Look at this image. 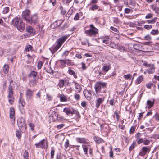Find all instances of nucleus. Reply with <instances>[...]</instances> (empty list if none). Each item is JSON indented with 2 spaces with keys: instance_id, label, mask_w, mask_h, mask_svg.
Returning a JSON list of instances; mask_svg holds the SVG:
<instances>
[{
  "instance_id": "20e7f679",
  "label": "nucleus",
  "mask_w": 159,
  "mask_h": 159,
  "mask_svg": "<svg viewBox=\"0 0 159 159\" xmlns=\"http://www.w3.org/2000/svg\"><path fill=\"white\" fill-rule=\"evenodd\" d=\"M90 29L85 31V33L87 36H91L96 34L98 33V29L94 27L93 25H90Z\"/></svg>"
},
{
  "instance_id": "7c9ffc66",
  "label": "nucleus",
  "mask_w": 159,
  "mask_h": 159,
  "mask_svg": "<svg viewBox=\"0 0 159 159\" xmlns=\"http://www.w3.org/2000/svg\"><path fill=\"white\" fill-rule=\"evenodd\" d=\"M110 67L108 66H104L102 68L104 72H107L110 69Z\"/></svg>"
},
{
  "instance_id": "680f3d73",
  "label": "nucleus",
  "mask_w": 159,
  "mask_h": 159,
  "mask_svg": "<svg viewBox=\"0 0 159 159\" xmlns=\"http://www.w3.org/2000/svg\"><path fill=\"white\" fill-rule=\"evenodd\" d=\"M152 25H145L144 26V28L147 29L149 30L152 28Z\"/></svg>"
},
{
  "instance_id": "338daca9",
  "label": "nucleus",
  "mask_w": 159,
  "mask_h": 159,
  "mask_svg": "<svg viewBox=\"0 0 159 159\" xmlns=\"http://www.w3.org/2000/svg\"><path fill=\"white\" fill-rule=\"evenodd\" d=\"M110 29L111 30L116 32H117V31H118V30L117 28L114 27H110Z\"/></svg>"
},
{
  "instance_id": "9d476101",
  "label": "nucleus",
  "mask_w": 159,
  "mask_h": 159,
  "mask_svg": "<svg viewBox=\"0 0 159 159\" xmlns=\"http://www.w3.org/2000/svg\"><path fill=\"white\" fill-rule=\"evenodd\" d=\"M30 11L29 10L26 9L22 12V18L25 21H27L30 17Z\"/></svg>"
},
{
  "instance_id": "a211bd4d",
  "label": "nucleus",
  "mask_w": 159,
  "mask_h": 159,
  "mask_svg": "<svg viewBox=\"0 0 159 159\" xmlns=\"http://www.w3.org/2000/svg\"><path fill=\"white\" fill-rule=\"evenodd\" d=\"M77 142L80 143H87V139L84 138L77 137L76 138Z\"/></svg>"
},
{
  "instance_id": "e2e57ef3",
  "label": "nucleus",
  "mask_w": 159,
  "mask_h": 159,
  "mask_svg": "<svg viewBox=\"0 0 159 159\" xmlns=\"http://www.w3.org/2000/svg\"><path fill=\"white\" fill-rule=\"evenodd\" d=\"M54 153H55L54 150L53 149H52L51 152V157L52 159L54 158Z\"/></svg>"
},
{
  "instance_id": "f257e3e1",
  "label": "nucleus",
  "mask_w": 159,
  "mask_h": 159,
  "mask_svg": "<svg viewBox=\"0 0 159 159\" xmlns=\"http://www.w3.org/2000/svg\"><path fill=\"white\" fill-rule=\"evenodd\" d=\"M11 24L16 26L17 29L21 32L23 31L25 28V25L22 20L18 17H16L12 21Z\"/></svg>"
},
{
  "instance_id": "dca6fc26",
  "label": "nucleus",
  "mask_w": 159,
  "mask_h": 159,
  "mask_svg": "<svg viewBox=\"0 0 159 159\" xmlns=\"http://www.w3.org/2000/svg\"><path fill=\"white\" fill-rule=\"evenodd\" d=\"M73 83L74 84L75 88V92L77 93H80L82 89L81 86L78 83L75 81Z\"/></svg>"
},
{
  "instance_id": "774afa93",
  "label": "nucleus",
  "mask_w": 159,
  "mask_h": 159,
  "mask_svg": "<svg viewBox=\"0 0 159 159\" xmlns=\"http://www.w3.org/2000/svg\"><path fill=\"white\" fill-rule=\"evenodd\" d=\"M143 143L144 145H148L150 143V141L148 140H146L143 141Z\"/></svg>"
},
{
  "instance_id": "1a4fd4ad",
  "label": "nucleus",
  "mask_w": 159,
  "mask_h": 159,
  "mask_svg": "<svg viewBox=\"0 0 159 159\" xmlns=\"http://www.w3.org/2000/svg\"><path fill=\"white\" fill-rule=\"evenodd\" d=\"M38 73L35 71H32L31 72L28 76L29 77H33L34 78L30 81V82L34 84H36L37 82V79L35 78Z\"/></svg>"
},
{
  "instance_id": "de8ad7c7",
  "label": "nucleus",
  "mask_w": 159,
  "mask_h": 159,
  "mask_svg": "<svg viewBox=\"0 0 159 159\" xmlns=\"http://www.w3.org/2000/svg\"><path fill=\"white\" fill-rule=\"evenodd\" d=\"M43 64V63L42 61H39L38 63V68L39 69H40Z\"/></svg>"
},
{
  "instance_id": "473e14b6",
  "label": "nucleus",
  "mask_w": 159,
  "mask_h": 159,
  "mask_svg": "<svg viewBox=\"0 0 159 159\" xmlns=\"http://www.w3.org/2000/svg\"><path fill=\"white\" fill-rule=\"evenodd\" d=\"M29 153L27 150H25L24 154L23 155L24 159H28Z\"/></svg>"
},
{
  "instance_id": "4d7b16f0",
  "label": "nucleus",
  "mask_w": 159,
  "mask_h": 159,
  "mask_svg": "<svg viewBox=\"0 0 159 159\" xmlns=\"http://www.w3.org/2000/svg\"><path fill=\"white\" fill-rule=\"evenodd\" d=\"M32 46L30 45H28L27 46L26 48H25L26 51H29L31 50Z\"/></svg>"
},
{
  "instance_id": "69168bd1",
  "label": "nucleus",
  "mask_w": 159,
  "mask_h": 159,
  "mask_svg": "<svg viewBox=\"0 0 159 159\" xmlns=\"http://www.w3.org/2000/svg\"><path fill=\"white\" fill-rule=\"evenodd\" d=\"M81 106L83 107L84 108L86 107V102L83 101L81 104Z\"/></svg>"
},
{
  "instance_id": "bf43d9fd",
  "label": "nucleus",
  "mask_w": 159,
  "mask_h": 159,
  "mask_svg": "<svg viewBox=\"0 0 159 159\" xmlns=\"http://www.w3.org/2000/svg\"><path fill=\"white\" fill-rule=\"evenodd\" d=\"M118 49L121 52H124L125 50V48L122 46L119 47L118 48Z\"/></svg>"
},
{
  "instance_id": "423d86ee",
  "label": "nucleus",
  "mask_w": 159,
  "mask_h": 159,
  "mask_svg": "<svg viewBox=\"0 0 159 159\" xmlns=\"http://www.w3.org/2000/svg\"><path fill=\"white\" fill-rule=\"evenodd\" d=\"M35 145L37 148H40L43 149H47L48 147V142L46 139H43L38 143L35 144Z\"/></svg>"
},
{
  "instance_id": "0e129e2a",
  "label": "nucleus",
  "mask_w": 159,
  "mask_h": 159,
  "mask_svg": "<svg viewBox=\"0 0 159 159\" xmlns=\"http://www.w3.org/2000/svg\"><path fill=\"white\" fill-rule=\"evenodd\" d=\"M110 156L111 158H113V152L112 150V149L111 148L110 149Z\"/></svg>"
},
{
  "instance_id": "58836bf2",
  "label": "nucleus",
  "mask_w": 159,
  "mask_h": 159,
  "mask_svg": "<svg viewBox=\"0 0 159 159\" xmlns=\"http://www.w3.org/2000/svg\"><path fill=\"white\" fill-rule=\"evenodd\" d=\"M98 6L96 5H94L91 6L90 7V9L92 11H94L95 10L98 9Z\"/></svg>"
},
{
  "instance_id": "ddd939ff",
  "label": "nucleus",
  "mask_w": 159,
  "mask_h": 159,
  "mask_svg": "<svg viewBox=\"0 0 159 159\" xmlns=\"http://www.w3.org/2000/svg\"><path fill=\"white\" fill-rule=\"evenodd\" d=\"M33 91L30 89L26 90V96L27 99L30 100L33 96Z\"/></svg>"
},
{
  "instance_id": "4be33fe9",
  "label": "nucleus",
  "mask_w": 159,
  "mask_h": 159,
  "mask_svg": "<svg viewBox=\"0 0 159 159\" xmlns=\"http://www.w3.org/2000/svg\"><path fill=\"white\" fill-rule=\"evenodd\" d=\"M84 94L88 100L91 99V93L88 90H85L84 91Z\"/></svg>"
},
{
  "instance_id": "393cba45",
  "label": "nucleus",
  "mask_w": 159,
  "mask_h": 159,
  "mask_svg": "<svg viewBox=\"0 0 159 159\" xmlns=\"http://www.w3.org/2000/svg\"><path fill=\"white\" fill-rule=\"evenodd\" d=\"M69 60L66 59L65 60H60V66L62 67H64L66 66V61H69Z\"/></svg>"
},
{
  "instance_id": "79ce46f5",
  "label": "nucleus",
  "mask_w": 159,
  "mask_h": 159,
  "mask_svg": "<svg viewBox=\"0 0 159 159\" xmlns=\"http://www.w3.org/2000/svg\"><path fill=\"white\" fill-rule=\"evenodd\" d=\"M60 100L61 102H65L67 100L66 98L63 94H62V96L61 97Z\"/></svg>"
},
{
  "instance_id": "c03bdc74",
  "label": "nucleus",
  "mask_w": 159,
  "mask_h": 159,
  "mask_svg": "<svg viewBox=\"0 0 159 159\" xmlns=\"http://www.w3.org/2000/svg\"><path fill=\"white\" fill-rule=\"evenodd\" d=\"M110 45L111 47L113 48H116L118 47V45L117 44H115L113 42L111 43Z\"/></svg>"
},
{
  "instance_id": "f3484780",
  "label": "nucleus",
  "mask_w": 159,
  "mask_h": 159,
  "mask_svg": "<svg viewBox=\"0 0 159 159\" xmlns=\"http://www.w3.org/2000/svg\"><path fill=\"white\" fill-rule=\"evenodd\" d=\"M66 80H64L63 79H61L59 80L58 85L61 89L65 88V83L66 82Z\"/></svg>"
},
{
  "instance_id": "ea45409f",
  "label": "nucleus",
  "mask_w": 159,
  "mask_h": 159,
  "mask_svg": "<svg viewBox=\"0 0 159 159\" xmlns=\"http://www.w3.org/2000/svg\"><path fill=\"white\" fill-rule=\"evenodd\" d=\"M9 10V8L8 7H6L3 8L2 11L3 13L6 14L7 13Z\"/></svg>"
},
{
  "instance_id": "a878e982",
  "label": "nucleus",
  "mask_w": 159,
  "mask_h": 159,
  "mask_svg": "<svg viewBox=\"0 0 159 159\" xmlns=\"http://www.w3.org/2000/svg\"><path fill=\"white\" fill-rule=\"evenodd\" d=\"M93 139L95 142L97 143H100L102 142V139L98 137L95 136L93 138Z\"/></svg>"
},
{
  "instance_id": "f704fd0d",
  "label": "nucleus",
  "mask_w": 159,
  "mask_h": 159,
  "mask_svg": "<svg viewBox=\"0 0 159 159\" xmlns=\"http://www.w3.org/2000/svg\"><path fill=\"white\" fill-rule=\"evenodd\" d=\"M74 98L76 100L78 101L80 99V96L79 94L75 93L74 94Z\"/></svg>"
},
{
  "instance_id": "a18cd8bd",
  "label": "nucleus",
  "mask_w": 159,
  "mask_h": 159,
  "mask_svg": "<svg viewBox=\"0 0 159 159\" xmlns=\"http://www.w3.org/2000/svg\"><path fill=\"white\" fill-rule=\"evenodd\" d=\"M72 0H63L64 3L67 5H68L69 3Z\"/></svg>"
},
{
  "instance_id": "603ef678",
  "label": "nucleus",
  "mask_w": 159,
  "mask_h": 159,
  "mask_svg": "<svg viewBox=\"0 0 159 159\" xmlns=\"http://www.w3.org/2000/svg\"><path fill=\"white\" fill-rule=\"evenodd\" d=\"M153 84L150 83H147L146 84V86L147 88L151 89L152 86Z\"/></svg>"
},
{
  "instance_id": "bb28decb",
  "label": "nucleus",
  "mask_w": 159,
  "mask_h": 159,
  "mask_svg": "<svg viewBox=\"0 0 159 159\" xmlns=\"http://www.w3.org/2000/svg\"><path fill=\"white\" fill-rule=\"evenodd\" d=\"M19 102L21 105L22 107H24L25 105V102L24 99L22 98L21 95H20L19 97Z\"/></svg>"
},
{
  "instance_id": "4468645a",
  "label": "nucleus",
  "mask_w": 159,
  "mask_h": 159,
  "mask_svg": "<svg viewBox=\"0 0 159 159\" xmlns=\"http://www.w3.org/2000/svg\"><path fill=\"white\" fill-rule=\"evenodd\" d=\"M133 48L139 51H144V50L143 46L141 44H134Z\"/></svg>"
},
{
  "instance_id": "c85d7f7f",
  "label": "nucleus",
  "mask_w": 159,
  "mask_h": 159,
  "mask_svg": "<svg viewBox=\"0 0 159 159\" xmlns=\"http://www.w3.org/2000/svg\"><path fill=\"white\" fill-rule=\"evenodd\" d=\"M27 31L30 34H33L34 33V30L31 26H29L26 28Z\"/></svg>"
},
{
  "instance_id": "a19ab883",
  "label": "nucleus",
  "mask_w": 159,
  "mask_h": 159,
  "mask_svg": "<svg viewBox=\"0 0 159 159\" xmlns=\"http://www.w3.org/2000/svg\"><path fill=\"white\" fill-rule=\"evenodd\" d=\"M143 39L144 40H151V37L150 35H147L144 37Z\"/></svg>"
},
{
  "instance_id": "6ab92c4d",
  "label": "nucleus",
  "mask_w": 159,
  "mask_h": 159,
  "mask_svg": "<svg viewBox=\"0 0 159 159\" xmlns=\"http://www.w3.org/2000/svg\"><path fill=\"white\" fill-rule=\"evenodd\" d=\"M149 68L146 70V71L149 74H152L155 72V67L152 64L150 65Z\"/></svg>"
},
{
  "instance_id": "49530a36",
  "label": "nucleus",
  "mask_w": 159,
  "mask_h": 159,
  "mask_svg": "<svg viewBox=\"0 0 159 159\" xmlns=\"http://www.w3.org/2000/svg\"><path fill=\"white\" fill-rule=\"evenodd\" d=\"M136 140L138 144H139L142 143L143 141V140L142 138H139L136 139Z\"/></svg>"
},
{
  "instance_id": "052dcab7",
  "label": "nucleus",
  "mask_w": 159,
  "mask_h": 159,
  "mask_svg": "<svg viewBox=\"0 0 159 159\" xmlns=\"http://www.w3.org/2000/svg\"><path fill=\"white\" fill-rule=\"evenodd\" d=\"M131 76V75L130 74H128L124 75V77L125 79L127 80L129 79L130 78Z\"/></svg>"
},
{
  "instance_id": "2eb2a0df",
  "label": "nucleus",
  "mask_w": 159,
  "mask_h": 159,
  "mask_svg": "<svg viewBox=\"0 0 159 159\" xmlns=\"http://www.w3.org/2000/svg\"><path fill=\"white\" fill-rule=\"evenodd\" d=\"M10 118L15 120V110L13 107H11L10 109Z\"/></svg>"
},
{
  "instance_id": "3c124183",
  "label": "nucleus",
  "mask_w": 159,
  "mask_h": 159,
  "mask_svg": "<svg viewBox=\"0 0 159 159\" xmlns=\"http://www.w3.org/2000/svg\"><path fill=\"white\" fill-rule=\"evenodd\" d=\"M29 126L30 127V129L31 130H33L34 129V125L32 123H30L29 124Z\"/></svg>"
},
{
  "instance_id": "39448f33",
  "label": "nucleus",
  "mask_w": 159,
  "mask_h": 159,
  "mask_svg": "<svg viewBox=\"0 0 159 159\" xmlns=\"http://www.w3.org/2000/svg\"><path fill=\"white\" fill-rule=\"evenodd\" d=\"M17 125L21 131H25L26 128L24 119L23 117H19L17 120Z\"/></svg>"
},
{
  "instance_id": "412c9836",
  "label": "nucleus",
  "mask_w": 159,
  "mask_h": 159,
  "mask_svg": "<svg viewBox=\"0 0 159 159\" xmlns=\"http://www.w3.org/2000/svg\"><path fill=\"white\" fill-rule=\"evenodd\" d=\"M150 6L151 9L154 11L156 14L159 15V7L154 4L151 5Z\"/></svg>"
},
{
  "instance_id": "cd10ccee",
  "label": "nucleus",
  "mask_w": 159,
  "mask_h": 159,
  "mask_svg": "<svg viewBox=\"0 0 159 159\" xmlns=\"http://www.w3.org/2000/svg\"><path fill=\"white\" fill-rule=\"evenodd\" d=\"M143 77L142 75H141L138 77L136 79V83L137 84H139L143 81Z\"/></svg>"
},
{
  "instance_id": "f8f14e48",
  "label": "nucleus",
  "mask_w": 159,
  "mask_h": 159,
  "mask_svg": "<svg viewBox=\"0 0 159 159\" xmlns=\"http://www.w3.org/2000/svg\"><path fill=\"white\" fill-rule=\"evenodd\" d=\"M105 99V97H103L97 98L95 102V107L97 108H98L100 105L103 102Z\"/></svg>"
},
{
  "instance_id": "7ed1b4c3",
  "label": "nucleus",
  "mask_w": 159,
  "mask_h": 159,
  "mask_svg": "<svg viewBox=\"0 0 159 159\" xmlns=\"http://www.w3.org/2000/svg\"><path fill=\"white\" fill-rule=\"evenodd\" d=\"M12 80L10 82V84L8 87V95L7 98H8L9 102L11 104H12L14 101V97L13 95V91L11 84V82Z\"/></svg>"
},
{
  "instance_id": "9b49d317",
  "label": "nucleus",
  "mask_w": 159,
  "mask_h": 159,
  "mask_svg": "<svg viewBox=\"0 0 159 159\" xmlns=\"http://www.w3.org/2000/svg\"><path fill=\"white\" fill-rule=\"evenodd\" d=\"M68 38V36L64 35L58 39L56 41L57 44L61 47Z\"/></svg>"
},
{
  "instance_id": "c9c22d12",
  "label": "nucleus",
  "mask_w": 159,
  "mask_h": 159,
  "mask_svg": "<svg viewBox=\"0 0 159 159\" xmlns=\"http://www.w3.org/2000/svg\"><path fill=\"white\" fill-rule=\"evenodd\" d=\"M9 68L8 66L5 65H4L3 68V70L5 72V73L6 74L8 72Z\"/></svg>"
},
{
  "instance_id": "864d4df0",
  "label": "nucleus",
  "mask_w": 159,
  "mask_h": 159,
  "mask_svg": "<svg viewBox=\"0 0 159 159\" xmlns=\"http://www.w3.org/2000/svg\"><path fill=\"white\" fill-rule=\"evenodd\" d=\"M153 16V15L151 13H148V15H146L145 18L146 19H150L152 18Z\"/></svg>"
},
{
  "instance_id": "aec40b11",
  "label": "nucleus",
  "mask_w": 159,
  "mask_h": 159,
  "mask_svg": "<svg viewBox=\"0 0 159 159\" xmlns=\"http://www.w3.org/2000/svg\"><path fill=\"white\" fill-rule=\"evenodd\" d=\"M154 99H153L152 101L150 100H147L146 103L147 107H147L148 109H149L152 107L154 104Z\"/></svg>"
},
{
  "instance_id": "f03ea898",
  "label": "nucleus",
  "mask_w": 159,
  "mask_h": 159,
  "mask_svg": "<svg viewBox=\"0 0 159 159\" xmlns=\"http://www.w3.org/2000/svg\"><path fill=\"white\" fill-rule=\"evenodd\" d=\"M107 84L105 82H102L101 81L97 82L95 84V89L97 93L101 92L105 93V88Z\"/></svg>"
},
{
  "instance_id": "13d9d810",
  "label": "nucleus",
  "mask_w": 159,
  "mask_h": 159,
  "mask_svg": "<svg viewBox=\"0 0 159 159\" xmlns=\"http://www.w3.org/2000/svg\"><path fill=\"white\" fill-rule=\"evenodd\" d=\"M69 145V141L68 140H67L65 143V147L66 149H67Z\"/></svg>"
},
{
  "instance_id": "6e6552de",
  "label": "nucleus",
  "mask_w": 159,
  "mask_h": 159,
  "mask_svg": "<svg viewBox=\"0 0 159 159\" xmlns=\"http://www.w3.org/2000/svg\"><path fill=\"white\" fill-rule=\"evenodd\" d=\"M38 21V17L37 15L34 14L30 17L26 22L31 25H36Z\"/></svg>"
},
{
  "instance_id": "0eeeda50",
  "label": "nucleus",
  "mask_w": 159,
  "mask_h": 159,
  "mask_svg": "<svg viewBox=\"0 0 159 159\" xmlns=\"http://www.w3.org/2000/svg\"><path fill=\"white\" fill-rule=\"evenodd\" d=\"M63 112L65 113L67 115L70 114L73 115L75 114L77 115L79 114V112L77 111L72 108L65 107L63 109Z\"/></svg>"
},
{
  "instance_id": "5701e85b",
  "label": "nucleus",
  "mask_w": 159,
  "mask_h": 159,
  "mask_svg": "<svg viewBox=\"0 0 159 159\" xmlns=\"http://www.w3.org/2000/svg\"><path fill=\"white\" fill-rule=\"evenodd\" d=\"M82 147L84 153L87 155L88 154V150L89 149L90 146L89 145H83Z\"/></svg>"
},
{
  "instance_id": "5fc2aeb1",
  "label": "nucleus",
  "mask_w": 159,
  "mask_h": 159,
  "mask_svg": "<svg viewBox=\"0 0 159 159\" xmlns=\"http://www.w3.org/2000/svg\"><path fill=\"white\" fill-rule=\"evenodd\" d=\"M49 3H51L52 5V6H54L56 4V0H50Z\"/></svg>"
},
{
  "instance_id": "6e6d98bb",
  "label": "nucleus",
  "mask_w": 159,
  "mask_h": 159,
  "mask_svg": "<svg viewBox=\"0 0 159 159\" xmlns=\"http://www.w3.org/2000/svg\"><path fill=\"white\" fill-rule=\"evenodd\" d=\"M79 15L78 13H77L74 18V20H79Z\"/></svg>"
},
{
  "instance_id": "c756f323",
  "label": "nucleus",
  "mask_w": 159,
  "mask_h": 159,
  "mask_svg": "<svg viewBox=\"0 0 159 159\" xmlns=\"http://www.w3.org/2000/svg\"><path fill=\"white\" fill-rule=\"evenodd\" d=\"M137 146L136 142L135 141H134L132 144V145L130 146V147L129 148V151H131L135 147Z\"/></svg>"
},
{
  "instance_id": "09e8293b",
  "label": "nucleus",
  "mask_w": 159,
  "mask_h": 159,
  "mask_svg": "<svg viewBox=\"0 0 159 159\" xmlns=\"http://www.w3.org/2000/svg\"><path fill=\"white\" fill-rule=\"evenodd\" d=\"M65 125L64 124H60L57 126V128L58 129H60L62 128Z\"/></svg>"
},
{
  "instance_id": "37998d69",
  "label": "nucleus",
  "mask_w": 159,
  "mask_h": 159,
  "mask_svg": "<svg viewBox=\"0 0 159 159\" xmlns=\"http://www.w3.org/2000/svg\"><path fill=\"white\" fill-rule=\"evenodd\" d=\"M135 129V127L134 126H132L130 129L129 133L130 134H132L133 133Z\"/></svg>"
},
{
  "instance_id": "8fccbe9b",
  "label": "nucleus",
  "mask_w": 159,
  "mask_h": 159,
  "mask_svg": "<svg viewBox=\"0 0 159 159\" xmlns=\"http://www.w3.org/2000/svg\"><path fill=\"white\" fill-rule=\"evenodd\" d=\"M41 92L40 91H39L36 94V98H39V99L40 98L41 96Z\"/></svg>"
},
{
  "instance_id": "2f4dec72",
  "label": "nucleus",
  "mask_w": 159,
  "mask_h": 159,
  "mask_svg": "<svg viewBox=\"0 0 159 159\" xmlns=\"http://www.w3.org/2000/svg\"><path fill=\"white\" fill-rule=\"evenodd\" d=\"M70 75H73L74 77L75 78H77V76L76 75L75 72L71 69H69L68 71Z\"/></svg>"
},
{
  "instance_id": "4c0bfd02",
  "label": "nucleus",
  "mask_w": 159,
  "mask_h": 159,
  "mask_svg": "<svg viewBox=\"0 0 159 159\" xmlns=\"http://www.w3.org/2000/svg\"><path fill=\"white\" fill-rule=\"evenodd\" d=\"M16 136L18 138L20 139L21 137V133L19 130H17L16 132Z\"/></svg>"
},
{
  "instance_id": "b1692460",
  "label": "nucleus",
  "mask_w": 159,
  "mask_h": 159,
  "mask_svg": "<svg viewBox=\"0 0 159 159\" xmlns=\"http://www.w3.org/2000/svg\"><path fill=\"white\" fill-rule=\"evenodd\" d=\"M142 150L146 154L147 152L150 151V148L149 146H144L142 148Z\"/></svg>"
},
{
  "instance_id": "72a5a7b5",
  "label": "nucleus",
  "mask_w": 159,
  "mask_h": 159,
  "mask_svg": "<svg viewBox=\"0 0 159 159\" xmlns=\"http://www.w3.org/2000/svg\"><path fill=\"white\" fill-rule=\"evenodd\" d=\"M60 47V46L57 44V45L53 48V50L52 51V53H55Z\"/></svg>"
},
{
  "instance_id": "e433bc0d",
  "label": "nucleus",
  "mask_w": 159,
  "mask_h": 159,
  "mask_svg": "<svg viewBox=\"0 0 159 159\" xmlns=\"http://www.w3.org/2000/svg\"><path fill=\"white\" fill-rule=\"evenodd\" d=\"M151 34L153 35L158 34L159 33V31L158 30H152L151 32Z\"/></svg>"
}]
</instances>
